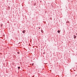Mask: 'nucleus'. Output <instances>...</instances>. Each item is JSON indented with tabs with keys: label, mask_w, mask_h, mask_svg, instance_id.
<instances>
[{
	"label": "nucleus",
	"mask_w": 77,
	"mask_h": 77,
	"mask_svg": "<svg viewBox=\"0 0 77 77\" xmlns=\"http://www.w3.org/2000/svg\"><path fill=\"white\" fill-rule=\"evenodd\" d=\"M22 32L23 33H25V32H26V30H23Z\"/></svg>",
	"instance_id": "1"
},
{
	"label": "nucleus",
	"mask_w": 77,
	"mask_h": 77,
	"mask_svg": "<svg viewBox=\"0 0 77 77\" xmlns=\"http://www.w3.org/2000/svg\"><path fill=\"white\" fill-rule=\"evenodd\" d=\"M74 39H75V38H76V36L75 35H74Z\"/></svg>",
	"instance_id": "2"
},
{
	"label": "nucleus",
	"mask_w": 77,
	"mask_h": 77,
	"mask_svg": "<svg viewBox=\"0 0 77 77\" xmlns=\"http://www.w3.org/2000/svg\"><path fill=\"white\" fill-rule=\"evenodd\" d=\"M58 33H60V31L59 30H58L57 31Z\"/></svg>",
	"instance_id": "3"
},
{
	"label": "nucleus",
	"mask_w": 77,
	"mask_h": 77,
	"mask_svg": "<svg viewBox=\"0 0 77 77\" xmlns=\"http://www.w3.org/2000/svg\"><path fill=\"white\" fill-rule=\"evenodd\" d=\"M20 67H18V69H20Z\"/></svg>",
	"instance_id": "4"
},
{
	"label": "nucleus",
	"mask_w": 77,
	"mask_h": 77,
	"mask_svg": "<svg viewBox=\"0 0 77 77\" xmlns=\"http://www.w3.org/2000/svg\"><path fill=\"white\" fill-rule=\"evenodd\" d=\"M3 26V24H1V26Z\"/></svg>",
	"instance_id": "5"
},
{
	"label": "nucleus",
	"mask_w": 77,
	"mask_h": 77,
	"mask_svg": "<svg viewBox=\"0 0 77 77\" xmlns=\"http://www.w3.org/2000/svg\"><path fill=\"white\" fill-rule=\"evenodd\" d=\"M19 53H20L19 52H18V54H19Z\"/></svg>",
	"instance_id": "6"
},
{
	"label": "nucleus",
	"mask_w": 77,
	"mask_h": 77,
	"mask_svg": "<svg viewBox=\"0 0 77 77\" xmlns=\"http://www.w3.org/2000/svg\"><path fill=\"white\" fill-rule=\"evenodd\" d=\"M39 29H40V28H39Z\"/></svg>",
	"instance_id": "7"
}]
</instances>
